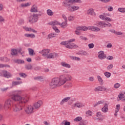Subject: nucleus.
Here are the masks:
<instances>
[{"label":"nucleus","mask_w":125,"mask_h":125,"mask_svg":"<svg viewBox=\"0 0 125 125\" xmlns=\"http://www.w3.org/2000/svg\"><path fill=\"white\" fill-rule=\"evenodd\" d=\"M29 101L27 97H22L18 93V91L13 92L11 94V99L6 101L4 108L5 110L10 109L13 106L14 112H19L24 109L25 103Z\"/></svg>","instance_id":"nucleus-1"},{"label":"nucleus","mask_w":125,"mask_h":125,"mask_svg":"<svg viewBox=\"0 0 125 125\" xmlns=\"http://www.w3.org/2000/svg\"><path fill=\"white\" fill-rule=\"evenodd\" d=\"M74 2H78L79 3H82V0H64L62 3V5L64 7H66L67 10L69 12H74L76 10L80 9L79 6L73 5Z\"/></svg>","instance_id":"nucleus-2"},{"label":"nucleus","mask_w":125,"mask_h":125,"mask_svg":"<svg viewBox=\"0 0 125 125\" xmlns=\"http://www.w3.org/2000/svg\"><path fill=\"white\" fill-rule=\"evenodd\" d=\"M63 81V77L61 76L59 78L55 77L52 80L51 82L50 83V86L51 88H55L57 86H61L62 84L65 83V81Z\"/></svg>","instance_id":"nucleus-3"},{"label":"nucleus","mask_w":125,"mask_h":125,"mask_svg":"<svg viewBox=\"0 0 125 125\" xmlns=\"http://www.w3.org/2000/svg\"><path fill=\"white\" fill-rule=\"evenodd\" d=\"M28 21L31 24H34L36 22H38L39 20V17H38V14H33L28 17Z\"/></svg>","instance_id":"nucleus-4"},{"label":"nucleus","mask_w":125,"mask_h":125,"mask_svg":"<svg viewBox=\"0 0 125 125\" xmlns=\"http://www.w3.org/2000/svg\"><path fill=\"white\" fill-rule=\"evenodd\" d=\"M48 25L53 26V29L55 31L56 33H60V30H59L57 27L56 26V25H60V22H59V21H53L49 22L48 23Z\"/></svg>","instance_id":"nucleus-5"},{"label":"nucleus","mask_w":125,"mask_h":125,"mask_svg":"<svg viewBox=\"0 0 125 125\" xmlns=\"http://www.w3.org/2000/svg\"><path fill=\"white\" fill-rule=\"evenodd\" d=\"M94 91H95L96 92L98 91H106V92H108V91H111V88L107 89L104 86H99L94 89Z\"/></svg>","instance_id":"nucleus-6"},{"label":"nucleus","mask_w":125,"mask_h":125,"mask_svg":"<svg viewBox=\"0 0 125 125\" xmlns=\"http://www.w3.org/2000/svg\"><path fill=\"white\" fill-rule=\"evenodd\" d=\"M62 45H65V47L70 49H72L74 48V47H79V46L74 43H68L65 44H62Z\"/></svg>","instance_id":"nucleus-7"},{"label":"nucleus","mask_w":125,"mask_h":125,"mask_svg":"<svg viewBox=\"0 0 125 125\" xmlns=\"http://www.w3.org/2000/svg\"><path fill=\"white\" fill-rule=\"evenodd\" d=\"M50 51V50L49 49H45L41 51H40L39 53L42 54V56H44V57H47Z\"/></svg>","instance_id":"nucleus-8"},{"label":"nucleus","mask_w":125,"mask_h":125,"mask_svg":"<svg viewBox=\"0 0 125 125\" xmlns=\"http://www.w3.org/2000/svg\"><path fill=\"white\" fill-rule=\"evenodd\" d=\"M98 54H99L98 58L101 60H103V59H105V58H106V54L104 53V51H101L98 52Z\"/></svg>","instance_id":"nucleus-9"},{"label":"nucleus","mask_w":125,"mask_h":125,"mask_svg":"<svg viewBox=\"0 0 125 125\" xmlns=\"http://www.w3.org/2000/svg\"><path fill=\"white\" fill-rule=\"evenodd\" d=\"M99 18L102 19V20H104V21H108V22H112V19L109 17H107L103 15H101L99 16Z\"/></svg>","instance_id":"nucleus-10"},{"label":"nucleus","mask_w":125,"mask_h":125,"mask_svg":"<svg viewBox=\"0 0 125 125\" xmlns=\"http://www.w3.org/2000/svg\"><path fill=\"white\" fill-rule=\"evenodd\" d=\"M33 110H34L33 106L29 105L27 107V109H25V111L26 114H32V113H34Z\"/></svg>","instance_id":"nucleus-11"},{"label":"nucleus","mask_w":125,"mask_h":125,"mask_svg":"<svg viewBox=\"0 0 125 125\" xmlns=\"http://www.w3.org/2000/svg\"><path fill=\"white\" fill-rule=\"evenodd\" d=\"M3 76L4 78H6L7 79H9V78H11L12 75L10 73H9L8 71L6 70H3L2 71Z\"/></svg>","instance_id":"nucleus-12"},{"label":"nucleus","mask_w":125,"mask_h":125,"mask_svg":"<svg viewBox=\"0 0 125 125\" xmlns=\"http://www.w3.org/2000/svg\"><path fill=\"white\" fill-rule=\"evenodd\" d=\"M58 57V54L57 53H50L48 56H47L46 58L47 59H54L55 57Z\"/></svg>","instance_id":"nucleus-13"},{"label":"nucleus","mask_w":125,"mask_h":125,"mask_svg":"<svg viewBox=\"0 0 125 125\" xmlns=\"http://www.w3.org/2000/svg\"><path fill=\"white\" fill-rule=\"evenodd\" d=\"M72 98L71 97H66L64 98L60 102V105H63L64 103H66V102H68L69 100H70Z\"/></svg>","instance_id":"nucleus-14"},{"label":"nucleus","mask_w":125,"mask_h":125,"mask_svg":"<svg viewBox=\"0 0 125 125\" xmlns=\"http://www.w3.org/2000/svg\"><path fill=\"white\" fill-rule=\"evenodd\" d=\"M42 105V101H39L34 104V107L35 109H39Z\"/></svg>","instance_id":"nucleus-15"},{"label":"nucleus","mask_w":125,"mask_h":125,"mask_svg":"<svg viewBox=\"0 0 125 125\" xmlns=\"http://www.w3.org/2000/svg\"><path fill=\"white\" fill-rule=\"evenodd\" d=\"M61 76L62 77V82H65V83L67 81L69 82V81H71L72 79V78L71 77V76L70 75H68L66 77L63 75H62Z\"/></svg>","instance_id":"nucleus-16"},{"label":"nucleus","mask_w":125,"mask_h":125,"mask_svg":"<svg viewBox=\"0 0 125 125\" xmlns=\"http://www.w3.org/2000/svg\"><path fill=\"white\" fill-rule=\"evenodd\" d=\"M77 54L78 55H83L84 56L89 55V54L85 51L80 50L78 52Z\"/></svg>","instance_id":"nucleus-17"},{"label":"nucleus","mask_w":125,"mask_h":125,"mask_svg":"<svg viewBox=\"0 0 125 125\" xmlns=\"http://www.w3.org/2000/svg\"><path fill=\"white\" fill-rule=\"evenodd\" d=\"M87 14H88V15H92L93 16L95 15V13L94 12L93 9L90 8L87 10Z\"/></svg>","instance_id":"nucleus-18"},{"label":"nucleus","mask_w":125,"mask_h":125,"mask_svg":"<svg viewBox=\"0 0 125 125\" xmlns=\"http://www.w3.org/2000/svg\"><path fill=\"white\" fill-rule=\"evenodd\" d=\"M124 96L125 95L123 93L120 94L118 95L119 100H118V101H120V100H122V101L125 102V97Z\"/></svg>","instance_id":"nucleus-19"},{"label":"nucleus","mask_w":125,"mask_h":125,"mask_svg":"<svg viewBox=\"0 0 125 125\" xmlns=\"http://www.w3.org/2000/svg\"><path fill=\"white\" fill-rule=\"evenodd\" d=\"M108 110V104H105L104 106L102 108V111L103 113H107Z\"/></svg>","instance_id":"nucleus-20"},{"label":"nucleus","mask_w":125,"mask_h":125,"mask_svg":"<svg viewBox=\"0 0 125 125\" xmlns=\"http://www.w3.org/2000/svg\"><path fill=\"white\" fill-rule=\"evenodd\" d=\"M75 40L74 39H72L68 41H63L61 42V44H68L69 42H75Z\"/></svg>","instance_id":"nucleus-21"},{"label":"nucleus","mask_w":125,"mask_h":125,"mask_svg":"<svg viewBox=\"0 0 125 125\" xmlns=\"http://www.w3.org/2000/svg\"><path fill=\"white\" fill-rule=\"evenodd\" d=\"M31 12H38V6L36 5H33L30 10Z\"/></svg>","instance_id":"nucleus-22"},{"label":"nucleus","mask_w":125,"mask_h":125,"mask_svg":"<svg viewBox=\"0 0 125 125\" xmlns=\"http://www.w3.org/2000/svg\"><path fill=\"white\" fill-rule=\"evenodd\" d=\"M12 83L13 86H15V85H19V84H22L23 82H22V81H13Z\"/></svg>","instance_id":"nucleus-23"},{"label":"nucleus","mask_w":125,"mask_h":125,"mask_svg":"<svg viewBox=\"0 0 125 125\" xmlns=\"http://www.w3.org/2000/svg\"><path fill=\"white\" fill-rule=\"evenodd\" d=\"M14 62L17 64H24V63H25V61H24V60H22L19 59L15 60Z\"/></svg>","instance_id":"nucleus-24"},{"label":"nucleus","mask_w":125,"mask_h":125,"mask_svg":"<svg viewBox=\"0 0 125 125\" xmlns=\"http://www.w3.org/2000/svg\"><path fill=\"white\" fill-rule=\"evenodd\" d=\"M98 26H100L99 27H100V28H105L106 26H105V22L104 21H99L98 22Z\"/></svg>","instance_id":"nucleus-25"},{"label":"nucleus","mask_w":125,"mask_h":125,"mask_svg":"<svg viewBox=\"0 0 125 125\" xmlns=\"http://www.w3.org/2000/svg\"><path fill=\"white\" fill-rule=\"evenodd\" d=\"M24 36L26 38H31L32 39H34V38H36V35L34 34H25Z\"/></svg>","instance_id":"nucleus-26"},{"label":"nucleus","mask_w":125,"mask_h":125,"mask_svg":"<svg viewBox=\"0 0 125 125\" xmlns=\"http://www.w3.org/2000/svg\"><path fill=\"white\" fill-rule=\"evenodd\" d=\"M28 52H29V55H30V56H33V55H35L36 53H34V50L31 48H29L28 49Z\"/></svg>","instance_id":"nucleus-27"},{"label":"nucleus","mask_w":125,"mask_h":125,"mask_svg":"<svg viewBox=\"0 0 125 125\" xmlns=\"http://www.w3.org/2000/svg\"><path fill=\"white\" fill-rule=\"evenodd\" d=\"M11 51V55H12L13 56H16V55L18 53V51H17V50L15 49H12Z\"/></svg>","instance_id":"nucleus-28"},{"label":"nucleus","mask_w":125,"mask_h":125,"mask_svg":"<svg viewBox=\"0 0 125 125\" xmlns=\"http://www.w3.org/2000/svg\"><path fill=\"white\" fill-rule=\"evenodd\" d=\"M60 125H71V122L67 121V120H64L60 123Z\"/></svg>","instance_id":"nucleus-29"},{"label":"nucleus","mask_w":125,"mask_h":125,"mask_svg":"<svg viewBox=\"0 0 125 125\" xmlns=\"http://www.w3.org/2000/svg\"><path fill=\"white\" fill-rule=\"evenodd\" d=\"M61 65L63 67H65V68H71V65L66 62H61Z\"/></svg>","instance_id":"nucleus-30"},{"label":"nucleus","mask_w":125,"mask_h":125,"mask_svg":"<svg viewBox=\"0 0 125 125\" xmlns=\"http://www.w3.org/2000/svg\"><path fill=\"white\" fill-rule=\"evenodd\" d=\"M97 79H98V81L100 83L101 85H103L104 82H103V80L102 79L101 77L99 75H98Z\"/></svg>","instance_id":"nucleus-31"},{"label":"nucleus","mask_w":125,"mask_h":125,"mask_svg":"<svg viewBox=\"0 0 125 125\" xmlns=\"http://www.w3.org/2000/svg\"><path fill=\"white\" fill-rule=\"evenodd\" d=\"M67 21H65L62 23H60V26H61V28H66L67 27L66 26L67 25Z\"/></svg>","instance_id":"nucleus-32"},{"label":"nucleus","mask_w":125,"mask_h":125,"mask_svg":"<svg viewBox=\"0 0 125 125\" xmlns=\"http://www.w3.org/2000/svg\"><path fill=\"white\" fill-rule=\"evenodd\" d=\"M25 69H26V70H32V69H33V66L31 64L25 65Z\"/></svg>","instance_id":"nucleus-33"},{"label":"nucleus","mask_w":125,"mask_h":125,"mask_svg":"<svg viewBox=\"0 0 125 125\" xmlns=\"http://www.w3.org/2000/svg\"><path fill=\"white\" fill-rule=\"evenodd\" d=\"M81 28H79V27H76V30H75V33L76 35L80 36L81 35Z\"/></svg>","instance_id":"nucleus-34"},{"label":"nucleus","mask_w":125,"mask_h":125,"mask_svg":"<svg viewBox=\"0 0 125 125\" xmlns=\"http://www.w3.org/2000/svg\"><path fill=\"white\" fill-rule=\"evenodd\" d=\"M74 106H76V107H77L78 108H82L83 107H84V105L83 104H78L77 103H76L74 104Z\"/></svg>","instance_id":"nucleus-35"},{"label":"nucleus","mask_w":125,"mask_h":125,"mask_svg":"<svg viewBox=\"0 0 125 125\" xmlns=\"http://www.w3.org/2000/svg\"><path fill=\"white\" fill-rule=\"evenodd\" d=\"M56 36V34L51 33L48 35V38L50 39H52V38H55Z\"/></svg>","instance_id":"nucleus-36"},{"label":"nucleus","mask_w":125,"mask_h":125,"mask_svg":"<svg viewBox=\"0 0 125 125\" xmlns=\"http://www.w3.org/2000/svg\"><path fill=\"white\" fill-rule=\"evenodd\" d=\"M34 79L35 80V81H40V82H42V80H43V79L42 78V76H38L37 77H35Z\"/></svg>","instance_id":"nucleus-37"},{"label":"nucleus","mask_w":125,"mask_h":125,"mask_svg":"<svg viewBox=\"0 0 125 125\" xmlns=\"http://www.w3.org/2000/svg\"><path fill=\"white\" fill-rule=\"evenodd\" d=\"M47 14L49 15V16H52L54 14L53 11L50 9L47 10Z\"/></svg>","instance_id":"nucleus-38"},{"label":"nucleus","mask_w":125,"mask_h":125,"mask_svg":"<svg viewBox=\"0 0 125 125\" xmlns=\"http://www.w3.org/2000/svg\"><path fill=\"white\" fill-rule=\"evenodd\" d=\"M78 27L81 28L80 29H79L80 30V31H87V30L88 29L87 28V27L85 26H79Z\"/></svg>","instance_id":"nucleus-39"},{"label":"nucleus","mask_w":125,"mask_h":125,"mask_svg":"<svg viewBox=\"0 0 125 125\" xmlns=\"http://www.w3.org/2000/svg\"><path fill=\"white\" fill-rule=\"evenodd\" d=\"M87 121L86 120H83L81 122H80L79 125H87Z\"/></svg>","instance_id":"nucleus-40"},{"label":"nucleus","mask_w":125,"mask_h":125,"mask_svg":"<svg viewBox=\"0 0 125 125\" xmlns=\"http://www.w3.org/2000/svg\"><path fill=\"white\" fill-rule=\"evenodd\" d=\"M33 68L34 69V71H41V70H42L41 66H34Z\"/></svg>","instance_id":"nucleus-41"},{"label":"nucleus","mask_w":125,"mask_h":125,"mask_svg":"<svg viewBox=\"0 0 125 125\" xmlns=\"http://www.w3.org/2000/svg\"><path fill=\"white\" fill-rule=\"evenodd\" d=\"M119 12H121L122 13H125V8H119L118 10Z\"/></svg>","instance_id":"nucleus-42"},{"label":"nucleus","mask_w":125,"mask_h":125,"mask_svg":"<svg viewBox=\"0 0 125 125\" xmlns=\"http://www.w3.org/2000/svg\"><path fill=\"white\" fill-rule=\"evenodd\" d=\"M82 117H77L75 119H74V122H80L82 121Z\"/></svg>","instance_id":"nucleus-43"},{"label":"nucleus","mask_w":125,"mask_h":125,"mask_svg":"<svg viewBox=\"0 0 125 125\" xmlns=\"http://www.w3.org/2000/svg\"><path fill=\"white\" fill-rule=\"evenodd\" d=\"M104 75L106 78H110L111 77V73L108 72H106L104 73Z\"/></svg>","instance_id":"nucleus-44"},{"label":"nucleus","mask_w":125,"mask_h":125,"mask_svg":"<svg viewBox=\"0 0 125 125\" xmlns=\"http://www.w3.org/2000/svg\"><path fill=\"white\" fill-rule=\"evenodd\" d=\"M19 75L20 77H21V78H26V77H27V75L24 73H19Z\"/></svg>","instance_id":"nucleus-45"},{"label":"nucleus","mask_w":125,"mask_h":125,"mask_svg":"<svg viewBox=\"0 0 125 125\" xmlns=\"http://www.w3.org/2000/svg\"><path fill=\"white\" fill-rule=\"evenodd\" d=\"M88 46L90 49L93 48L94 47V44L93 43H90L88 45Z\"/></svg>","instance_id":"nucleus-46"},{"label":"nucleus","mask_w":125,"mask_h":125,"mask_svg":"<svg viewBox=\"0 0 125 125\" xmlns=\"http://www.w3.org/2000/svg\"><path fill=\"white\" fill-rule=\"evenodd\" d=\"M99 1H102V2H104L105 3H107V2H110L111 0H99Z\"/></svg>","instance_id":"nucleus-47"},{"label":"nucleus","mask_w":125,"mask_h":125,"mask_svg":"<svg viewBox=\"0 0 125 125\" xmlns=\"http://www.w3.org/2000/svg\"><path fill=\"white\" fill-rule=\"evenodd\" d=\"M121 86V84L119 83H116L114 84V88H119Z\"/></svg>","instance_id":"nucleus-48"},{"label":"nucleus","mask_w":125,"mask_h":125,"mask_svg":"<svg viewBox=\"0 0 125 125\" xmlns=\"http://www.w3.org/2000/svg\"><path fill=\"white\" fill-rule=\"evenodd\" d=\"M18 53H20V54L21 55H22V54H23L24 53V51H22V49H19L18 50Z\"/></svg>","instance_id":"nucleus-49"},{"label":"nucleus","mask_w":125,"mask_h":125,"mask_svg":"<svg viewBox=\"0 0 125 125\" xmlns=\"http://www.w3.org/2000/svg\"><path fill=\"white\" fill-rule=\"evenodd\" d=\"M106 59H107V60H113V59H114V57L112 56H109L106 58Z\"/></svg>","instance_id":"nucleus-50"},{"label":"nucleus","mask_w":125,"mask_h":125,"mask_svg":"<svg viewBox=\"0 0 125 125\" xmlns=\"http://www.w3.org/2000/svg\"><path fill=\"white\" fill-rule=\"evenodd\" d=\"M97 117H100L101 118H103V115H102L101 112H99L97 113Z\"/></svg>","instance_id":"nucleus-51"},{"label":"nucleus","mask_w":125,"mask_h":125,"mask_svg":"<svg viewBox=\"0 0 125 125\" xmlns=\"http://www.w3.org/2000/svg\"><path fill=\"white\" fill-rule=\"evenodd\" d=\"M68 19L69 21H74V17L70 16L68 17Z\"/></svg>","instance_id":"nucleus-52"},{"label":"nucleus","mask_w":125,"mask_h":125,"mask_svg":"<svg viewBox=\"0 0 125 125\" xmlns=\"http://www.w3.org/2000/svg\"><path fill=\"white\" fill-rule=\"evenodd\" d=\"M113 67V64H110L108 66H107V70H111V69H112Z\"/></svg>","instance_id":"nucleus-53"},{"label":"nucleus","mask_w":125,"mask_h":125,"mask_svg":"<svg viewBox=\"0 0 125 125\" xmlns=\"http://www.w3.org/2000/svg\"><path fill=\"white\" fill-rule=\"evenodd\" d=\"M81 40H83V41H87V38L86 37H84L83 36H80V37Z\"/></svg>","instance_id":"nucleus-54"},{"label":"nucleus","mask_w":125,"mask_h":125,"mask_svg":"<svg viewBox=\"0 0 125 125\" xmlns=\"http://www.w3.org/2000/svg\"><path fill=\"white\" fill-rule=\"evenodd\" d=\"M90 30L91 31H93L94 32H95L96 30V27L95 26H91L90 28Z\"/></svg>","instance_id":"nucleus-55"},{"label":"nucleus","mask_w":125,"mask_h":125,"mask_svg":"<svg viewBox=\"0 0 125 125\" xmlns=\"http://www.w3.org/2000/svg\"><path fill=\"white\" fill-rule=\"evenodd\" d=\"M24 29H25V31H27V32H31L32 28H31V27H26Z\"/></svg>","instance_id":"nucleus-56"},{"label":"nucleus","mask_w":125,"mask_h":125,"mask_svg":"<svg viewBox=\"0 0 125 125\" xmlns=\"http://www.w3.org/2000/svg\"><path fill=\"white\" fill-rule=\"evenodd\" d=\"M105 26L106 27H112V24H111L110 23L107 22V23H106V22H105Z\"/></svg>","instance_id":"nucleus-57"},{"label":"nucleus","mask_w":125,"mask_h":125,"mask_svg":"<svg viewBox=\"0 0 125 125\" xmlns=\"http://www.w3.org/2000/svg\"><path fill=\"white\" fill-rule=\"evenodd\" d=\"M115 34L118 35V36H122V35H123V33L121 32V31H118V32L116 31V33Z\"/></svg>","instance_id":"nucleus-58"},{"label":"nucleus","mask_w":125,"mask_h":125,"mask_svg":"<svg viewBox=\"0 0 125 125\" xmlns=\"http://www.w3.org/2000/svg\"><path fill=\"white\" fill-rule=\"evenodd\" d=\"M19 23L21 25H22V24H24V20L23 19L20 20Z\"/></svg>","instance_id":"nucleus-59"},{"label":"nucleus","mask_w":125,"mask_h":125,"mask_svg":"<svg viewBox=\"0 0 125 125\" xmlns=\"http://www.w3.org/2000/svg\"><path fill=\"white\" fill-rule=\"evenodd\" d=\"M86 114L87 115H88V116H91V114H92L91 111H90V110L87 111L86 112Z\"/></svg>","instance_id":"nucleus-60"},{"label":"nucleus","mask_w":125,"mask_h":125,"mask_svg":"<svg viewBox=\"0 0 125 125\" xmlns=\"http://www.w3.org/2000/svg\"><path fill=\"white\" fill-rule=\"evenodd\" d=\"M106 47L107 48H111V47H112V43H109L107 44V45H106Z\"/></svg>","instance_id":"nucleus-61"},{"label":"nucleus","mask_w":125,"mask_h":125,"mask_svg":"<svg viewBox=\"0 0 125 125\" xmlns=\"http://www.w3.org/2000/svg\"><path fill=\"white\" fill-rule=\"evenodd\" d=\"M89 81L90 82H93V81H94V78L93 77H90L89 78Z\"/></svg>","instance_id":"nucleus-62"},{"label":"nucleus","mask_w":125,"mask_h":125,"mask_svg":"<svg viewBox=\"0 0 125 125\" xmlns=\"http://www.w3.org/2000/svg\"><path fill=\"white\" fill-rule=\"evenodd\" d=\"M62 17L65 20V21H67V17H66V15L63 14V15H62Z\"/></svg>","instance_id":"nucleus-63"},{"label":"nucleus","mask_w":125,"mask_h":125,"mask_svg":"<svg viewBox=\"0 0 125 125\" xmlns=\"http://www.w3.org/2000/svg\"><path fill=\"white\" fill-rule=\"evenodd\" d=\"M108 11H113V7L111 6H109V8H108Z\"/></svg>","instance_id":"nucleus-64"}]
</instances>
